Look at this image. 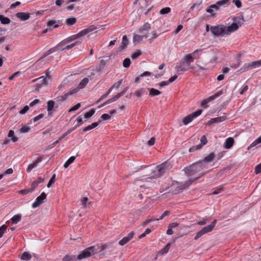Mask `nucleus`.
Masks as SVG:
<instances>
[{
    "label": "nucleus",
    "mask_w": 261,
    "mask_h": 261,
    "mask_svg": "<svg viewBox=\"0 0 261 261\" xmlns=\"http://www.w3.org/2000/svg\"><path fill=\"white\" fill-rule=\"evenodd\" d=\"M204 169H205V166L203 165L202 162H200V161L189 165L184 169L185 174L188 176L200 173L198 176L194 178H190L188 181H186L187 184V186H189L208 172V171L202 172V170Z\"/></svg>",
    "instance_id": "f257e3e1"
},
{
    "label": "nucleus",
    "mask_w": 261,
    "mask_h": 261,
    "mask_svg": "<svg viewBox=\"0 0 261 261\" xmlns=\"http://www.w3.org/2000/svg\"><path fill=\"white\" fill-rule=\"evenodd\" d=\"M113 246L112 243H108L106 244H101L100 245H95L88 247L82 251L78 255L77 259L81 260L84 258H88L97 252H100L106 249H109Z\"/></svg>",
    "instance_id": "f03ea898"
},
{
    "label": "nucleus",
    "mask_w": 261,
    "mask_h": 261,
    "mask_svg": "<svg viewBox=\"0 0 261 261\" xmlns=\"http://www.w3.org/2000/svg\"><path fill=\"white\" fill-rule=\"evenodd\" d=\"M169 167L170 164L167 162H164L157 166L153 171L151 176L146 179L147 181H149L153 179L160 177L167 172L169 169Z\"/></svg>",
    "instance_id": "7ed1b4c3"
},
{
    "label": "nucleus",
    "mask_w": 261,
    "mask_h": 261,
    "mask_svg": "<svg viewBox=\"0 0 261 261\" xmlns=\"http://www.w3.org/2000/svg\"><path fill=\"white\" fill-rule=\"evenodd\" d=\"M200 50L201 49H196L193 53L185 55L181 59V63L179 64L183 67H189L190 64L192 63L195 59V54Z\"/></svg>",
    "instance_id": "20e7f679"
},
{
    "label": "nucleus",
    "mask_w": 261,
    "mask_h": 261,
    "mask_svg": "<svg viewBox=\"0 0 261 261\" xmlns=\"http://www.w3.org/2000/svg\"><path fill=\"white\" fill-rule=\"evenodd\" d=\"M210 30L211 33L216 36H225L227 34L226 32V26L224 25L211 26Z\"/></svg>",
    "instance_id": "39448f33"
},
{
    "label": "nucleus",
    "mask_w": 261,
    "mask_h": 261,
    "mask_svg": "<svg viewBox=\"0 0 261 261\" xmlns=\"http://www.w3.org/2000/svg\"><path fill=\"white\" fill-rule=\"evenodd\" d=\"M202 112V109H199L197 111L187 115L182 119V122L185 125H187L192 122L193 119L199 116Z\"/></svg>",
    "instance_id": "423d86ee"
},
{
    "label": "nucleus",
    "mask_w": 261,
    "mask_h": 261,
    "mask_svg": "<svg viewBox=\"0 0 261 261\" xmlns=\"http://www.w3.org/2000/svg\"><path fill=\"white\" fill-rule=\"evenodd\" d=\"M215 154L214 152H212L205 156L202 160L200 161V162H201L203 165L205 166V169H207L208 164L212 163L215 160Z\"/></svg>",
    "instance_id": "0eeeda50"
},
{
    "label": "nucleus",
    "mask_w": 261,
    "mask_h": 261,
    "mask_svg": "<svg viewBox=\"0 0 261 261\" xmlns=\"http://www.w3.org/2000/svg\"><path fill=\"white\" fill-rule=\"evenodd\" d=\"M46 194L43 192L40 196L37 197L35 201L32 204V207L35 208L39 206L40 204L43 203V200L46 199Z\"/></svg>",
    "instance_id": "6e6552de"
},
{
    "label": "nucleus",
    "mask_w": 261,
    "mask_h": 261,
    "mask_svg": "<svg viewBox=\"0 0 261 261\" xmlns=\"http://www.w3.org/2000/svg\"><path fill=\"white\" fill-rule=\"evenodd\" d=\"M77 93V90L76 89H72L69 92L66 93L63 95L59 96L57 97V101L58 102H62L64 101H65L67 98L73 94Z\"/></svg>",
    "instance_id": "1a4fd4ad"
},
{
    "label": "nucleus",
    "mask_w": 261,
    "mask_h": 261,
    "mask_svg": "<svg viewBox=\"0 0 261 261\" xmlns=\"http://www.w3.org/2000/svg\"><path fill=\"white\" fill-rule=\"evenodd\" d=\"M226 119H227L226 115H225V114H224V115L222 116L212 118L210 121H208L207 122L206 125H210L214 123H219V122H222L223 121H225Z\"/></svg>",
    "instance_id": "9d476101"
},
{
    "label": "nucleus",
    "mask_w": 261,
    "mask_h": 261,
    "mask_svg": "<svg viewBox=\"0 0 261 261\" xmlns=\"http://www.w3.org/2000/svg\"><path fill=\"white\" fill-rule=\"evenodd\" d=\"M76 128V127H73L72 128L68 129L66 132L64 133L57 141L52 143L50 146V148H53L55 147L56 144L59 143L61 141H62L66 136H67L68 134L71 133L72 131H73Z\"/></svg>",
    "instance_id": "9b49d317"
},
{
    "label": "nucleus",
    "mask_w": 261,
    "mask_h": 261,
    "mask_svg": "<svg viewBox=\"0 0 261 261\" xmlns=\"http://www.w3.org/2000/svg\"><path fill=\"white\" fill-rule=\"evenodd\" d=\"M128 43V40L126 35H124L122 37V41L121 45L119 46L117 49V52H121L124 50Z\"/></svg>",
    "instance_id": "f8f14e48"
},
{
    "label": "nucleus",
    "mask_w": 261,
    "mask_h": 261,
    "mask_svg": "<svg viewBox=\"0 0 261 261\" xmlns=\"http://www.w3.org/2000/svg\"><path fill=\"white\" fill-rule=\"evenodd\" d=\"M38 80H39V83H37L36 85V87L35 90L36 91H38L39 89L41 87H42L43 86L47 85L48 84L47 80L46 79V77H45L44 76H41V77H39Z\"/></svg>",
    "instance_id": "ddd939ff"
},
{
    "label": "nucleus",
    "mask_w": 261,
    "mask_h": 261,
    "mask_svg": "<svg viewBox=\"0 0 261 261\" xmlns=\"http://www.w3.org/2000/svg\"><path fill=\"white\" fill-rule=\"evenodd\" d=\"M134 236V232L133 231L129 232L127 236L124 237L119 242V244L121 246L125 245L133 238Z\"/></svg>",
    "instance_id": "4468645a"
},
{
    "label": "nucleus",
    "mask_w": 261,
    "mask_h": 261,
    "mask_svg": "<svg viewBox=\"0 0 261 261\" xmlns=\"http://www.w3.org/2000/svg\"><path fill=\"white\" fill-rule=\"evenodd\" d=\"M217 221V219H215L210 225L202 228L201 230H202L203 233L205 234L206 233L212 231L213 230L214 228L215 227Z\"/></svg>",
    "instance_id": "2eb2a0df"
},
{
    "label": "nucleus",
    "mask_w": 261,
    "mask_h": 261,
    "mask_svg": "<svg viewBox=\"0 0 261 261\" xmlns=\"http://www.w3.org/2000/svg\"><path fill=\"white\" fill-rule=\"evenodd\" d=\"M217 221V219H215L210 225L202 228L201 230H202L203 233L205 234L206 233L212 231L213 230L214 228L215 227Z\"/></svg>",
    "instance_id": "dca6fc26"
},
{
    "label": "nucleus",
    "mask_w": 261,
    "mask_h": 261,
    "mask_svg": "<svg viewBox=\"0 0 261 261\" xmlns=\"http://www.w3.org/2000/svg\"><path fill=\"white\" fill-rule=\"evenodd\" d=\"M30 13L18 12L16 14V16L21 21L28 20L30 17Z\"/></svg>",
    "instance_id": "f3484780"
},
{
    "label": "nucleus",
    "mask_w": 261,
    "mask_h": 261,
    "mask_svg": "<svg viewBox=\"0 0 261 261\" xmlns=\"http://www.w3.org/2000/svg\"><path fill=\"white\" fill-rule=\"evenodd\" d=\"M42 156H39L37 159L34 162V163L30 164L27 169V171L28 172H31V171L35 167H36L37 165L42 161Z\"/></svg>",
    "instance_id": "a211bd4d"
},
{
    "label": "nucleus",
    "mask_w": 261,
    "mask_h": 261,
    "mask_svg": "<svg viewBox=\"0 0 261 261\" xmlns=\"http://www.w3.org/2000/svg\"><path fill=\"white\" fill-rule=\"evenodd\" d=\"M239 28V25L237 23L233 22L227 28L226 27V35H229V33L237 31Z\"/></svg>",
    "instance_id": "6ab92c4d"
},
{
    "label": "nucleus",
    "mask_w": 261,
    "mask_h": 261,
    "mask_svg": "<svg viewBox=\"0 0 261 261\" xmlns=\"http://www.w3.org/2000/svg\"><path fill=\"white\" fill-rule=\"evenodd\" d=\"M234 142V141L233 138H228L225 141L224 147L226 149H230L233 146Z\"/></svg>",
    "instance_id": "aec40b11"
},
{
    "label": "nucleus",
    "mask_w": 261,
    "mask_h": 261,
    "mask_svg": "<svg viewBox=\"0 0 261 261\" xmlns=\"http://www.w3.org/2000/svg\"><path fill=\"white\" fill-rule=\"evenodd\" d=\"M47 110L48 111V116H52L51 111L53 110L54 107L55 106V101L52 100H50L47 101Z\"/></svg>",
    "instance_id": "412c9836"
},
{
    "label": "nucleus",
    "mask_w": 261,
    "mask_h": 261,
    "mask_svg": "<svg viewBox=\"0 0 261 261\" xmlns=\"http://www.w3.org/2000/svg\"><path fill=\"white\" fill-rule=\"evenodd\" d=\"M77 257L75 255L67 254L63 258L62 261H77Z\"/></svg>",
    "instance_id": "4be33fe9"
},
{
    "label": "nucleus",
    "mask_w": 261,
    "mask_h": 261,
    "mask_svg": "<svg viewBox=\"0 0 261 261\" xmlns=\"http://www.w3.org/2000/svg\"><path fill=\"white\" fill-rule=\"evenodd\" d=\"M89 79L87 77H85L80 83L79 86L74 88V89H76L77 92L80 89L84 88L87 85Z\"/></svg>",
    "instance_id": "5701e85b"
},
{
    "label": "nucleus",
    "mask_w": 261,
    "mask_h": 261,
    "mask_svg": "<svg viewBox=\"0 0 261 261\" xmlns=\"http://www.w3.org/2000/svg\"><path fill=\"white\" fill-rule=\"evenodd\" d=\"M148 90H149V95L150 97H154L161 94L160 91L153 88H148Z\"/></svg>",
    "instance_id": "b1692460"
},
{
    "label": "nucleus",
    "mask_w": 261,
    "mask_h": 261,
    "mask_svg": "<svg viewBox=\"0 0 261 261\" xmlns=\"http://www.w3.org/2000/svg\"><path fill=\"white\" fill-rule=\"evenodd\" d=\"M232 20L236 21V23H237L239 27H241L245 21L244 16L243 15H241L238 17H234L232 18Z\"/></svg>",
    "instance_id": "393cba45"
},
{
    "label": "nucleus",
    "mask_w": 261,
    "mask_h": 261,
    "mask_svg": "<svg viewBox=\"0 0 261 261\" xmlns=\"http://www.w3.org/2000/svg\"><path fill=\"white\" fill-rule=\"evenodd\" d=\"M44 178L41 177H38L37 179L32 183L31 185V189H33V191L35 189V188L38 186V185L40 183H42L44 181Z\"/></svg>",
    "instance_id": "a878e982"
},
{
    "label": "nucleus",
    "mask_w": 261,
    "mask_h": 261,
    "mask_svg": "<svg viewBox=\"0 0 261 261\" xmlns=\"http://www.w3.org/2000/svg\"><path fill=\"white\" fill-rule=\"evenodd\" d=\"M175 69L178 74H181L184 72L189 70V68H188L187 67H183L182 65L180 64L177 65L175 67Z\"/></svg>",
    "instance_id": "bb28decb"
},
{
    "label": "nucleus",
    "mask_w": 261,
    "mask_h": 261,
    "mask_svg": "<svg viewBox=\"0 0 261 261\" xmlns=\"http://www.w3.org/2000/svg\"><path fill=\"white\" fill-rule=\"evenodd\" d=\"M143 38H148V35H139L135 34L133 36V42L134 43H139L142 40Z\"/></svg>",
    "instance_id": "cd10ccee"
},
{
    "label": "nucleus",
    "mask_w": 261,
    "mask_h": 261,
    "mask_svg": "<svg viewBox=\"0 0 261 261\" xmlns=\"http://www.w3.org/2000/svg\"><path fill=\"white\" fill-rule=\"evenodd\" d=\"M101 122L100 120H99L98 122L92 123L91 125H89L86 127H85L84 128H83V132H87L88 130H91L93 128H95L98 125V124L99 122Z\"/></svg>",
    "instance_id": "c85d7f7f"
},
{
    "label": "nucleus",
    "mask_w": 261,
    "mask_h": 261,
    "mask_svg": "<svg viewBox=\"0 0 261 261\" xmlns=\"http://www.w3.org/2000/svg\"><path fill=\"white\" fill-rule=\"evenodd\" d=\"M96 27L94 25H92L89 27L88 28L81 31V32L82 34H83V36H84L87 35L88 33L94 31Z\"/></svg>",
    "instance_id": "c756f323"
},
{
    "label": "nucleus",
    "mask_w": 261,
    "mask_h": 261,
    "mask_svg": "<svg viewBox=\"0 0 261 261\" xmlns=\"http://www.w3.org/2000/svg\"><path fill=\"white\" fill-rule=\"evenodd\" d=\"M21 219V216L19 214L14 215L11 219L12 224H17L20 221Z\"/></svg>",
    "instance_id": "7c9ffc66"
},
{
    "label": "nucleus",
    "mask_w": 261,
    "mask_h": 261,
    "mask_svg": "<svg viewBox=\"0 0 261 261\" xmlns=\"http://www.w3.org/2000/svg\"><path fill=\"white\" fill-rule=\"evenodd\" d=\"M171 245V243H167L164 248L159 251V253L162 255L167 253L169 251Z\"/></svg>",
    "instance_id": "2f4dec72"
},
{
    "label": "nucleus",
    "mask_w": 261,
    "mask_h": 261,
    "mask_svg": "<svg viewBox=\"0 0 261 261\" xmlns=\"http://www.w3.org/2000/svg\"><path fill=\"white\" fill-rule=\"evenodd\" d=\"M32 257L31 254L28 252H24L20 256V259L23 260H29Z\"/></svg>",
    "instance_id": "473e14b6"
},
{
    "label": "nucleus",
    "mask_w": 261,
    "mask_h": 261,
    "mask_svg": "<svg viewBox=\"0 0 261 261\" xmlns=\"http://www.w3.org/2000/svg\"><path fill=\"white\" fill-rule=\"evenodd\" d=\"M151 29L150 24L146 22L144 23L143 26L139 29V32L141 33L143 31H148Z\"/></svg>",
    "instance_id": "72a5a7b5"
},
{
    "label": "nucleus",
    "mask_w": 261,
    "mask_h": 261,
    "mask_svg": "<svg viewBox=\"0 0 261 261\" xmlns=\"http://www.w3.org/2000/svg\"><path fill=\"white\" fill-rule=\"evenodd\" d=\"M261 143V136L253 142L247 148V150H249L251 148L257 146Z\"/></svg>",
    "instance_id": "f704fd0d"
},
{
    "label": "nucleus",
    "mask_w": 261,
    "mask_h": 261,
    "mask_svg": "<svg viewBox=\"0 0 261 261\" xmlns=\"http://www.w3.org/2000/svg\"><path fill=\"white\" fill-rule=\"evenodd\" d=\"M0 21L3 24H8L10 23L11 20L8 17L0 15Z\"/></svg>",
    "instance_id": "c9c22d12"
},
{
    "label": "nucleus",
    "mask_w": 261,
    "mask_h": 261,
    "mask_svg": "<svg viewBox=\"0 0 261 261\" xmlns=\"http://www.w3.org/2000/svg\"><path fill=\"white\" fill-rule=\"evenodd\" d=\"M106 64H107L106 61H105L103 60H101L100 62L99 66L98 67H96L95 70L97 72H99V74L101 73V68H103L105 67V65H106Z\"/></svg>",
    "instance_id": "e433bc0d"
},
{
    "label": "nucleus",
    "mask_w": 261,
    "mask_h": 261,
    "mask_svg": "<svg viewBox=\"0 0 261 261\" xmlns=\"http://www.w3.org/2000/svg\"><path fill=\"white\" fill-rule=\"evenodd\" d=\"M249 66L251 69L261 66V60L251 62L249 64Z\"/></svg>",
    "instance_id": "4c0bfd02"
},
{
    "label": "nucleus",
    "mask_w": 261,
    "mask_h": 261,
    "mask_svg": "<svg viewBox=\"0 0 261 261\" xmlns=\"http://www.w3.org/2000/svg\"><path fill=\"white\" fill-rule=\"evenodd\" d=\"M95 112V110L94 109H92L85 114L84 117L86 120H88L94 114Z\"/></svg>",
    "instance_id": "58836bf2"
},
{
    "label": "nucleus",
    "mask_w": 261,
    "mask_h": 261,
    "mask_svg": "<svg viewBox=\"0 0 261 261\" xmlns=\"http://www.w3.org/2000/svg\"><path fill=\"white\" fill-rule=\"evenodd\" d=\"M75 159V156H72L70 157L68 159V160L65 163V164L64 165V167L65 168H67V167H68V166L74 161Z\"/></svg>",
    "instance_id": "ea45409f"
},
{
    "label": "nucleus",
    "mask_w": 261,
    "mask_h": 261,
    "mask_svg": "<svg viewBox=\"0 0 261 261\" xmlns=\"http://www.w3.org/2000/svg\"><path fill=\"white\" fill-rule=\"evenodd\" d=\"M83 36V34H82V32L81 31L80 32H79V33H77V34H75V35H72L68 38L69 40V41L71 42L74 40H76L78 38H80V37Z\"/></svg>",
    "instance_id": "a19ab883"
},
{
    "label": "nucleus",
    "mask_w": 261,
    "mask_h": 261,
    "mask_svg": "<svg viewBox=\"0 0 261 261\" xmlns=\"http://www.w3.org/2000/svg\"><path fill=\"white\" fill-rule=\"evenodd\" d=\"M76 22V19L74 17H70L66 20V23L68 25H72L75 24Z\"/></svg>",
    "instance_id": "79ce46f5"
},
{
    "label": "nucleus",
    "mask_w": 261,
    "mask_h": 261,
    "mask_svg": "<svg viewBox=\"0 0 261 261\" xmlns=\"http://www.w3.org/2000/svg\"><path fill=\"white\" fill-rule=\"evenodd\" d=\"M58 49H59V47H57V45L56 47L50 48L46 52H45L43 55L44 57H46L47 56L56 51Z\"/></svg>",
    "instance_id": "37998d69"
},
{
    "label": "nucleus",
    "mask_w": 261,
    "mask_h": 261,
    "mask_svg": "<svg viewBox=\"0 0 261 261\" xmlns=\"http://www.w3.org/2000/svg\"><path fill=\"white\" fill-rule=\"evenodd\" d=\"M249 69H251L249 64H245L240 70H238L237 72L242 73L248 70Z\"/></svg>",
    "instance_id": "c03bdc74"
},
{
    "label": "nucleus",
    "mask_w": 261,
    "mask_h": 261,
    "mask_svg": "<svg viewBox=\"0 0 261 261\" xmlns=\"http://www.w3.org/2000/svg\"><path fill=\"white\" fill-rule=\"evenodd\" d=\"M121 85V81H119L116 83H115L110 89L109 90H111V92L112 91L113 89L117 90L120 87V85Z\"/></svg>",
    "instance_id": "a18cd8bd"
},
{
    "label": "nucleus",
    "mask_w": 261,
    "mask_h": 261,
    "mask_svg": "<svg viewBox=\"0 0 261 261\" xmlns=\"http://www.w3.org/2000/svg\"><path fill=\"white\" fill-rule=\"evenodd\" d=\"M170 12H171L170 8H169V7H166V8L162 9L160 10V13L162 15H165V14H167L169 13Z\"/></svg>",
    "instance_id": "49530a36"
},
{
    "label": "nucleus",
    "mask_w": 261,
    "mask_h": 261,
    "mask_svg": "<svg viewBox=\"0 0 261 261\" xmlns=\"http://www.w3.org/2000/svg\"><path fill=\"white\" fill-rule=\"evenodd\" d=\"M55 180H56V174H54L53 175V176H51V178L49 179V180L47 185V188H49L52 185V184H54L55 182Z\"/></svg>",
    "instance_id": "de8ad7c7"
},
{
    "label": "nucleus",
    "mask_w": 261,
    "mask_h": 261,
    "mask_svg": "<svg viewBox=\"0 0 261 261\" xmlns=\"http://www.w3.org/2000/svg\"><path fill=\"white\" fill-rule=\"evenodd\" d=\"M33 191V189L30 188L28 189H22L21 190H19L18 191V193L23 195H25L28 193H31Z\"/></svg>",
    "instance_id": "09e8293b"
},
{
    "label": "nucleus",
    "mask_w": 261,
    "mask_h": 261,
    "mask_svg": "<svg viewBox=\"0 0 261 261\" xmlns=\"http://www.w3.org/2000/svg\"><path fill=\"white\" fill-rule=\"evenodd\" d=\"M130 63L131 61L130 59L126 58L124 60L123 62V66L125 68H128V67H129Z\"/></svg>",
    "instance_id": "8fccbe9b"
},
{
    "label": "nucleus",
    "mask_w": 261,
    "mask_h": 261,
    "mask_svg": "<svg viewBox=\"0 0 261 261\" xmlns=\"http://www.w3.org/2000/svg\"><path fill=\"white\" fill-rule=\"evenodd\" d=\"M75 121L77 122L76 125L74 126V127H76V128L77 126H81V125H82L83 124V120L82 116H79L76 118V119L75 120Z\"/></svg>",
    "instance_id": "3c124183"
},
{
    "label": "nucleus",
    "mask_w": 261,
    "mask_h": 261,
    "mask_svg": "<svg viewBox=\"0 0 261 261\" xmlns=\"http://www.w3.org/2000/svg\"><path fill=\"white\" fill-rule=\"evenodd\" d=\"M203 146V145H202L201 144H199L197 145L196 146H192L189 149V151L193 152L195 151V150H199L201 149Z\"/></svg>",
    "instance_id": "603ef678"
},
{
    "label": "nucleus",
    "mask_w": 261,
    "mask_h": 261,
    "mask_svg": "<svg viewBox=\"0 0 261 261\" xmlns=\"http://www.w3.org/2000/svg\"><path fill=\"white\" fill-rule=\"evenodd\" d=\"M7 228V226L5 224L3 225L0 227V238H1L4 232L6 231Z\"/></svg>",
    "instance_id": "864d4df0"
},
{
    "label": "nucleus",
    "mask_w": 261,
    "mask_h": 261,
    "mask_svg": "<svg viewBox=\"0 0 261 261\" xmlns=\"http://www.w3.org/2000/svg\"><path fill=\"white\" fill-rule=\"evenodd\" d=\"M141 55V51L140 50H137V51L135 52L131 56L133 60H135L138 58Z\"/></svg>",
    "instance_id": "5fc2aeb1"
},
{
    "label": "nucleus",
    "mask_w": 261,
    "mask_h": 261,
    "mask_svg": "<svg viewBox=\"0 0 261 261\" xmlns=\"http://www.w3.org/2000/svg\"><path fill=\"white\" fill-rule=\"evenodd\" d=\"M229 3V0H221L217 2V4L219 5L220 7L224 5H228Z\"/></svg>",
    "instance_id": "6e6d98bb"
},
{
    "label": "nucleus",
    "mask_w": 261,
    "mask_h": 261,
    "mask_svg": "<svg viewBox=\"0 0 261 261\" xmlns=\"http://www.w3.org/2000/svg\"><path fill=\"white\" fill-rule=\"evenodd\" d=\"M56 23V21L55 20H49L47 22V25L50 28L51 27L53 26V27L54 28H58L59 27V25L58 24H55Z\"/></svg>",
    "instance_id": "4d7b16f0"
},
{
    "label": "nucleus",
    "mask_w": 261,
    "mask_h": 261,
    "mask_svg": "<svg viewBox=\"0 0 261 261\" xmlns=\"http://www.w3.org/2000/svg\"><path fill=\"white\" fill-rule=\"evenodd\" d=\"M128 87H125L121 92L118 93L116 95L117 98L119 99L122 96H123L128 90Z\"/></svg>",
    "instance_id": "13d9d810"
},
{
    "label": "nucleus",
    "mask_w": 261,
    "mask_h": 261,
    "mask_svg": "<svg viewBox=\"0 0 261 261\" xmlns=\"http://www.w3.org/2000/svg\"><path fill=\"white\" fill-rule=\"evenodd\" d=\"M117 99H118V98H117L116 95H115L113 97H112L111 98H110V99H108V100H107L106 101H105V104H107V105L109 104L110 103L115 101Z\"/></svg>",
    "instance_id": "bf43d9fd"
},
{
    "label": "nucleus",
    "mask_w": 261,
    "mask_h": 261,
    "mask_svg": "<svg viewBox=\"0 0 261 261\" xmlns=\"http://www.w3.org/2000/svg\"><path fill=\"white\" fill-rule=\"evenodd\" d=\"M170 213V211H165L159 218L156 219V220L158 221L162 220L165 217L168 216Z\"/></svg>",
    "instance_id": "052dcab7"
},
{
    "label": "nucleus",
    "mask_w": 261,
    "mask_h": 261,
    "mask_svg": "<svg viewBox=\"0 0 261 261\" xmlns=\"http://www.w3.org/2000/svg\"><path fill=\"white\" fill-rule=\"evenodd\" d=\"M111 90H108V91H107V92L106 93H105V94L102 95L100 98L97 100V103L98 102H99L100 101H101L102 100L104 99L105 98H106L109 95V94L111 93Z\"/></svg>",
    "instance_id": "680f3d73"
},
{
    "label": "nucleus",
    "mask_w": 261,
    "mask_h": 261,
    "mask_svg": "<svg viewBox=\"0 0 261 261\" xmlns=\"http://www.w3.org/2000/svg\"><path fill=\"white\" fill-rule=\"evenodd\" d=\"M81 107V103H78L73 107H71L68 111V112H71L77 110L78 109H79Z\"/></svg>",
    "instance_id": "e2e57ef3"
},
{
    "label": "nucleus",
    "mask_w": 261,
    "mask_h": 261,
    "mask_svg": "<svg viewBox=\"0 0 261 261\" xmlns=\"http://www.w3.org/2000/svg\"><path fill=\"white\" fill-rule=\"evenodd\" d=\"M30 128L29 126L24 125L20 129V132L22 133H27L29 132Z\"/></svg>",
    "instance_id": "0e129e2a"
},
{
    "label": "nucleus",
    "mask_w": 261,
    "mask_h": 261,
    "mask_svg": "<svg viewBox=\"0 0 261 261\" xmlns=\"http://www.w3.org/2000/svg\"><path fill=\"white\" fill-rule=\"evenodd\" d=\"M203 234H204V233H203L202 230L201 229L200 231H199L197 232L195 237H194V240H198L199 238L202 237Z\"/></svg>",
    "instance_id": "69168bd1"
},
{
    "label": "nucleus",
    "mask_w": 261,
    "mask_h": 261,
    "mask_svg": "<svg viewBox=\"0 0 261 261\" xmlns=\"http://www.w3.org/2000/svg\"><path fill=\"white\" fill-rule=\"evenodd\" d=\"M100 118L104 120H108L111 119V116L108 114H102Z\"/></svg>",
    "instance_id": "338daca9"
},
{
    "label": "nucleus",
    "mask_w": 261,
    "mask_h": 261,
    "mask_svg": "<svg viewBox=\"0 0 261 261\" xmlns=\"http://www.w3.org/2000/svg\"><path fill=\"white\" fill-rule=\"evenodd\" d=\"M255 172L256 174H258L261 172V163L255 167Z\"/></svg>",
    "instance_id": "774afa93"
}]
</instances>
